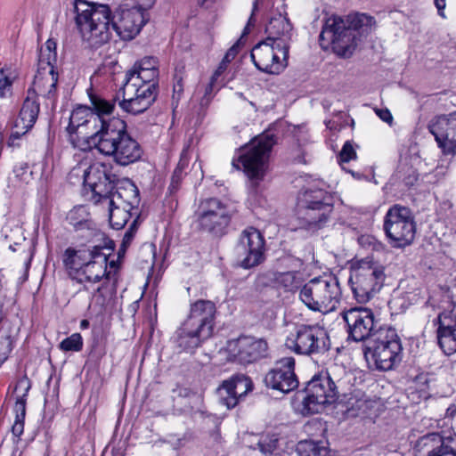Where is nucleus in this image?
Wrapping results in <instances>:
<instances>
[{"instance_id": "obj_41", "label": "nucleus", "mask_w": 456, "mask_h": 456, "mask_svg": "<svg viewBox=\"0 0 456 456\" xmlns=\"http://www.w3.org/2000/svg\"><path fill=\"white\" fill-rule=\"evenodd\" d=\"M14 177L21 183H28L32 176V171L29 170L28 163L21 162L13 168Z\"/></svg>"}, {"instance_id": "obj_63", "label": "nucleus", "mask_w": 456, "mask_h": 456, "mask_svg": "<svg viewBox=\"0 0 456 456\" xmlns=\"http://www.w3.org/2000/svg\"><path fill=\"white\" fill-rule=\"evenodd\" d=\"M89 324H90V323H89V321H88V320L84 319V320H82V321L80 322V328H81L82 330H86V329H87V328L89 327Z\"/></svg>"}, {"instance_id": "obj_45", "label": "nucleus", "mask_w": 456, "mask_h": 456, "mask_svg": "<svg viewBox=\"0 0 456 456\" xmlns=\"http://www.w3.org/2000/svg\"><path fill=\"white\" fill-rule=\"evenodd\" d=\"M12 81L4 69H0V97H4L12 88Z\"/></svg>"}, {"instance_id": "obj_10", "label": "nucleus", "mask_w": 456, "mask_h": 456, "mask_svg": "<svg viewBox=\"0 0 456 456\" xmlns=\"http://www.w3.org/2000/svg\"><path fill=\"white\" fill-rule=\"evenodd\" d=\"M385 277L383 265L368 259L361 260L353 268L349 277V283L357 301H369L382 288Z\"/></svg>"}, {"instance_id": "obj_37", "label": "nucleus", "mask_w": 456, "mask_h": 456, "mask_svg": "<svg viewBox=\"0 0 456 456\" xmlns=\"http://www.w3.org/2000/svg\"><path fill=\"white\" fill-rule=\"evenodd\" d=\"M123 99L119 102L120 108L130 114L136 115L147 110L151 105L142 102L135 95L132 97H122Z\"/></svg>"}, {"instance_id": "obj_19", "label": "nucleus", "mask_w": 456, "mask_h": 456, "mask_svg": "<svg viewBox=\"0 0 456 456\" xmlns=\"http://www.w3.org/2000/svg\"><path fill=\"white\" fill-rule=\"evenodd\" d=\"M264 382L269 388L288 394L298 387L295 374V359L283 357L275 362L274 367L265 376Z\"/></svg>"}, {"instance_id": "obj_51", "label": "nucleus", "mask_w": 456, "mask_h": 456, "mask_svg": "<svg viewBox=\"0 0 456 456\" xmlns=\"http://www.w3.org/2000/svg\"><path fill=\"white\" fill-rule=\"evenodd\" d=\"M376 114L384 122L391 124L393 121L392 114L387 109H378V110H376Z\"/></svg>"}, {"instance_id": "obj_23", "label": "nucleus", "mask_w": 456, "mask_h": 456, "mask_svg": "<svg viewBox=\"0 0 456 456\" xmlns=\"http://www.w3.org/2000/svg\"><path fill=\"white\" fill-rule=\"evenodd\" d=\"M83 151H97L105 156L112 157L119 165L126 166L141 159L142 150L140 144H86Z\"/></svg>"}, {"instance_id": "obj_18", "label": "nucleus", "mask_w": 456, "mask_h": 456, "mask_svg": "<svg viewBox=\"0 0 456 456\" xmlns=\"http://www.w3.org/2000/svg\"><path fill=\"white\" fill-rule=\"evenodd\" d=\"M267 349V343L263 339L240 337L228 341L225 351L228 361L248 364L265 356Z\"/></svg>"}, {"instance_id": "obj_31", "label": "nucleus", "mask_w": 456, "mask_h": 456, "mask_svg": "<svg viewBox=\"0 0 456 456\" xmlns=\"http://www.w3.org/2000/svg\"><path fill=\"white\" fill-rule=\"evenodd\" d=\"M122 97H132L135 95L137 98L151 105L155 102L158 95L157 84H136L126 81L123 87L119 90L117 98L119 94Z\"/></svg>"}, {"instance_id": "obj_54", "label": "nucleus", "mask_w": 456, "mask_h": 456, "mask_svg": "<svg viewBox=\"0 0 456 456\" xmlns=\"http://www.w3.org/2000/svg\"><path fill=\"white\" fill-rule=\"evenodd\" d=\"M449 0H434V4L437 9L438 15L442 17L443 19L446 18V15L444 13V9L447 5V2Z\"/></svg>"}, {"instance_id": "obj_57", "label": "nucleus", "mask_w": 456, "mask_h": 456, "mask_svg": "<svg viewBox=\"0 0 456 456\" xmlns=\"http://www.w3.org/2000/svg\"><path fill=\"white\" fill-rule=\"evenodd\" d=\"M32 257H33V254H32L31 250H28L26 254L25 262H24L25 273L23 276V281H26L28 279V270L30 268Z\"/></svg>"}, {"instance_id": "obj_4", "label": "nucleus", "mask_w": 456, "mask_h": 456, "mask_svg": "<svg viewBox=\"0 0 456 456\" xmlns=\"http://www.w3.org/2000/svg\"><path fill=\"white\" fill-rule=\"evenodd\" d=\"M352 374L345 367L332 364L325 372L314 375L307 383L303 398V411L309 414L322 411L350 390Z\"/></svg>"}, {"instance_id": "obj_6", "label": "nucleus", "mask_w": 456, "mask_h": 456, "mask_svg": "<svg viewBox=\"0 0 456 456\" xmlns=\"http://www.w3.org/2000/svg\"><path fill=\"white\" fill-rule=\"evenodd\" d=\"M216 311L210 300L200 299L191 304L187 319L176 332L178 346L192 352L209 338L214 330Z\"/></svg>"}, {"instance_id": "obj_32", "label": "nucleus", "mask_w": 456, "mask_h": 456, "mask_svg": "<svg viewBox=\"0 0 456 456\" xmlns=\"http://www.w3.org/2000/svg\"><path fill=\"white\" fill-rule=\"evenodd\" d=\"M19 332L20 326L15 321L0 318V346H5L12 352Z\"/></svg>"}, {"instance_id": "obj_33", "label": "nucleus", "mask_w": 456, "mask_h": 456, "mask_svg": "<svg viewBox=\"0 0 456 456\" xmlns=\"http://www.w3.org/2000/svg\"><path fill=\"white\" fill-rule=\"evenodd\" d=\"M94 112L91 107L84 105L77 107L73 110L69 117V123L67 127L69 134L71 135L77 133L81 127L90 122L91 118L94 119Z\"/></svg>"}, {"instance_id": "obj_28", "label": "nucleus", "mask_w": 456, "mask_h": 456, "mask_svg": "<svg viewBox=\"0 0 456 456\" xmlns=\"http://www.w3.org/2000/svg\"><path fill=\"white\" fill-rule=\"evenodd\" d=\"M94 247L74 248H68L62 256L63 265L69 276L76 281L88 261L92 260Z\"/></svg>"}, {"instance_id": "obj_5", "label": "nucleus", "mask_w": 456, "mask_h": 456, "mask_svg": "<svg viewBox=\"0 0 456 456\" xmlns=\"http://www.w3.org/2000/svg\"><path fill=\"white\" fill-rule=\"evenodd\" d=\"M73 13L76 28L83 42L93 48H98L109 42L111 37V11L109 5L75 0Z\"/></svg>"}, {"instance_id": "obj_39", "label": "nucleus", "mask_w": 456, "mask_h": 456, "mask_svg": "<svg viewBox=\"0 0 456 456\" xmlns=\"http://www.w3.org/2000/svg\"><path fill=\"white\" fill-rule=\"evenodd\" d=\"M59 348L63 352H79L83 348V338L79 333H73L60 343Z\"/></svg>"}, {"instance_id": "obj_48", "label": "nucleus", "mask_w": 456, "mask_h": 456, "mask_svg": "<svg viewBox=\"0 0 456 456\" xmlns=\"http://www.w3.org/2000/svg\"><path fill=\"white\" fill-rule=\"evenodd\" d=\"M183 69H175V77H174V79H175V83H174V93L175 94H181L183 92V75H182V72H183Z\"/></svg>"}, {"instance_id": "obj_62", "label": "nucleus", "mask_w": 456, "mask_h": 456, "mask_svg": "<svg viewBox=\"0 0 456 456\" xmlns=\"http://www.w3.org/2000/svg\"><path fill=\"white\" fill-rule=\"evenodd\" d=\"M448 319L451 320L452 322L456 323V302L453 304L452 309L447 314Z\"/></svg>"}, {"instance_id": "obj_58", "label": "nucleus", "mask_w": 456, "mask_h": 456, "mask_svg": "<svg viewBox=\"0 0 456 456\" xmlns=\"http://www.w3.org/2000/svg\"><path fill=\"white\" fill-rule=\"evenodd\" d=\"M191 150L190 145H187L183 148V150L181 153L180 163H179L181 166L186 165L188 163L189 155L191 154Z\"/></svg>"}, {"instance_id": "obj_20", "label": "nucleus", "mask_w": 456, "mask_h": 456, "mask_svg": "<svg viewBox=\"0 0 456 456\" xmlns=\"http://www.w3.org/2000/svg\"><path fill=\"white\" fill-rule=\"evenodd\" d=\"M343 319L346 322L349 336L354 341L373 338V333L377 330H375V316L370 308H351L343 313Z\"/></svg>"}, {"instance_id": "obj_8", "label": "nucleus", "mask_w": 456, "mask_h": 456, "mask_svg": "<svg viewBox=\"0 0 456 456\" xmlns=\"http://www.w3.org/2000/svg\"><path fill=\"white\" fill-rule=\"evenodd\" d=\"M342 292L336 276L323 275L311 279L299 292L300 300L311 310L332 312L340 303Z\"/></svg>"}, {"instance_id": "obj_30", "label": "nucleus", "mask_w": 456, "mask_h": 456, "mask_svg": "<svg viewBox=\"0 0 456 456\" xmlns=\"http://www.w3.org/2000/svg\"><path fill=\"white\" fill-rule=\"evenodd\" d=\"M436 321L439 324L437 339L441 349L447 355L456 353V323L449 322L446 313L439 314Z\"/></svg>"}, {"instance_id": "obj_22", "label": "nucleus", "mask_w": 456, "mask_h": 456, "mask_svg": "<svg viewBox=\"0 0 456 456\" xmlns=\"http://www.w3.org/2000/svg\"><path fill=\"white\" fill-rule=\"evenodd\" d=\"M253 388L251 379L244 374H235L225 379L217 388L220 402L228 409L235 407L239 401Z\"/></svg>"}, {"instance_id": "obj_55", "label": "nucleus", "mask_w": 456, "mask_h": 456, "mask_svg": "<svg viewBox=\"0 0 456 456\" xmlns=\"http://www.w3.org/2000/svg\"><path fill=\"white\" fill-rule=\"evenodd\" d=\"M227 65H228V63L222 60L221 63L219 64L217 69L215 70V72L213 73V75L211 76L210 78L212 80L217 82L219 77L225 71Z\"/></svg>"}, {"instance_id": "obj_3", "label": "nucleus", "mask_w": 456, "mask_h": 456, "mask_svg": "<svg viewBox=\"0 0 456 456\" xmlns=\"http://www.w3.org/2000/svg\"><path fill=\"white\" fill-rule=\"evenodd\" d=\"M373 25V18L365 13L348 15L346 20L331 16L326 20L320 34V44L323 48L330 45L339 56L349 57L358 41L370 32Z\"/></svg>"}, {"instance_id": "obj_47", "label": "nucleus", "mask_w": 456, "mask_h": 456, "mask_svg": "<svg viewBox=\"0 0 456 456\" xmlns=\"http://www.w3.org/2000/svg\"><path fill=\"white\" fill-rule=\"evenodd\" d=\"M158 61L154 57H145L139 62L135 63L134 69H146V70H158Z\"/></svg>"}, {"instance_id": "obj_14", "label": "nucleus", "mask_w": 456, "mask_h": 456, "mask_svg": "<svg viewBox=\"0 0 456 456\" xmlns=\"http://www.w3.org/2000/svg\"><path fill=\"white\" fill-rule=\"evenodd\" d=\"M196 215L200 228L214 235L224 234L232 217L228 206L216 198L202 200Z\"/></svg>"}, {"instance_id": "obj_2", "label": "nucleus", "mask_w": 456, "mask_h": 456, "mask_svg": "<svg viewBox=\"0 0 456 456\" xmlns=\"http://www.w3.org/2000/svg\"><path fill=\"white\" fill-rule=\"evenodd\" d=\"M56 61V43L49 39L39 50L37 73L31 86L28 89L27 97L10 134L11 140L22 139V136L34 126L40 110L39 97L52 102L56 101L58 83V73L54 67Z\"/></svg>"}, {"instance_id": "obj_44", "label": "nucleus", "mask_w": 456, "mask_h": 456, "mask_svg": "<svg viewBox=\"0 0 456 456\" xmlns=\"http://www.w3.org/2000/svg\"><path fill=\"white\" fill-rule=\"evenodd\" d=\"M428 456H456V451L448 443H441L439 447L428 452Z\"/></svg>"}, {"instance_id": "obj_11", "label": "nucleus", "mask_w": 456, "mask_h": 456, "mask_svg": "<svg viewBox=\"0 0 456 456\" xmlns=\"http://www.w3.org/2000/svg\"><path fill=\"white\" fill-rule=\"evenodd\" d=\"M383 229L394 247L409 246L416 233V223L411 210L399 204L393 205L384 217Z\"/></svg>"}, {"instance_id": "obj_16", "label": "nucleus", "mask_w": 456, "mask_h": 456, "mask_svg": "<svg viewBox=\"0 0 456 456\" xmlns=\"http://www.w3.org/2000/svg\"><path fill=\"white\" fill-rule=\"evenodd\" d=\"M145 10L139 6H119L110 15V29L122 40L133 39L147 22Z\"/></svg>"}, {"instance_id": "obj_34", "label": "nucleus", "mask_w": 456, "mask_h": 456, "mask_svg": "<svg viewBox=\"0 0 456 456\" xmlns=\"http://www.w3.org/2000/svg\"><path fill=\"white\" fill-rule=\"evenodd\" d=\"M90 102L92 104V110L94 112V123L97 126L98 119H105V115L112 114L115 104L112 101H107L98 95L90 94Z\"/></svg>"}, {"instance_id": "obj_50", "label": "nucleus", "mask_w": 456, "mask_h": 456, "mask_svg": "<svg viewBox=\"0 0 456 456\" xmlns=\"http://www.w3.org/2000/svg\"><path fill=\"white\" fill-rule=\"evenodd\" d=\"M240 46V39H239L225 53L223 61L230 63L238 54Z\"/></svg>"}, {"instance_id": "obj_49", "label": "nucleus", "mask_w": 456, "mask_h": 456, "mask_svg": "<svg viewBox=\"0 0 456 456\" xmlns=\"http://www.w3.org/2000/svg\"><path fill=\"white\" fill-rule=\"evenodd\" d=\"M104 289L103 286H100L93 295V301L101 307H103L106 303V297L103 293Z\"/></svg>"}, {"instance_id": "obj_17", "label": "nucleus", "mask_w": 456, "mask_h": 456, "mask_svg": "<svg viewBox=\"0 0 456 456\" xmlns=\"http://www.w3.org/2000/svg\"><path fill=\"white\" fill-rule=\"evenodd\" d=\"M289 50L286 49L284 56L280 46L274 45L273 41L265 39L252 49L250 57L259 70L269 74H279L288 65Z\"/></svg>"}, {"instance_id": "obj_59", "label": "nucleus", "mask_w": 456, "mask_h": 456, "mask_svg": "<svg viewBox=\"0 0 456 456\" xmlns=\"http://www.w3.org/2000/svg\"><path fill=\"white\" fill-rule=\"evenodd\" d=\"M256 8H257V0H255L253 3V10H252L251 16L248 19V24L246 25V27L243 29L242 37H244L249 33V26H251L253 24V15H254L255 11L256 10Z\"/></svg>"}, {"instance_id": "obj_40", "label": "nucleus", "mask_w": 456, "mask_h": 456, "mask_svg": "<svg viewBox=\"0 0 456 456\" xmlns=\"http://www.w3.org/2000/svg\"><path fill=\"white\" fill-rule=\"evenodd\" d=\"M356 151L353 144H343V147L337 157L338 163L342 167L344 170H346L344 165L351 160L356 159Z\"/></svg>"}, {"instance_id": "obj_12", "label": "nucleus", "mask_w": 456, "mask_h": 456, "mask_svg": "<svg viewBox=\"0 0 456 456\" xmlns=\"http://www.w3.org/2000/svg\"><path fill=\"white\" fill-rule=\"evenodd\" d=\"M273 144H244L236 151L232 165L238 170L242 169L256 188L264 179Z\"/></svg>"}, {"instance_id": "obj_13", "label": "nucleus", "mask_w": 456, "mask_h": 456, "mask_svg": "<svg viewBox=\"0 0 456 456\" xmlns=\"http://www.w3.org/2000/svg\"><path fill=\"white\" fill-rule=\"evenodd\" d=\"M290 351L302 355L322 354L330 349L327 331L319 325L301 324L285 341Z\"/></svg>"}, {"instance_id": "obj_29", "label": "nucleus", "mask_w": 456, "mask_h": 456, "mask_svg": "<svg viewBox=\"0 0 456 456\" xmlns=\"http://www.w3.org/2000/svg\"><path fill=\"white\" fill-rule=\"evenodd\" d=\"M428 130L436 142H456V112L435 117L428 124Z\"/></svg>"}, {"instance_id": "obj_52", "label": "nucleus", "mask_w": 456, "mask_h": 456, "mask_svg": "<svg viewBox=\"0 0 456 456\" xmlns=\"http://www.w3.org/2000/svg\"><path fill=\"white\" fill-rule=\"evenodd\" d=\"M182 179V171L180 169H175L172 178H171V183H170V190H176L179 186L180 181Z\"/></svg>"}, {"instance_id": "obj_26", "label": "nucleus", "mask_w": 456, "mask_h": 456, "mask_svg": "<svg viewBox=\"0 0 456 456\" xmlns=\"http://www.w3.org/2000/svg\"><path fill=\"white\" fill-rule=\"evenodd\" d=\"M108 257L105 253L102 252V248L100 246H94V253L91 261L86 265L84 269L77 276L76 281L78 283L83 282H98L102 278L109 280L110 278V273L107 272Z\"/></svg>"}, {"instance_id": "obj_53", "label": "nucleus", "mask_w": 456, "mask_h": 456, "mask_svg": "<svg viewBox=\"0 0 456 456\" xmlns=\"http://www.w3.org/2000/svg\"><path fill=\"white\" fill-rule=\"evenodd\" d=\"M258 447L264 454H270L276 448V441H272L266 445L263 442H259Z\"/></svg>"}, {"instance_id": "obj_1", "label": "nucleus", "mask_w": 456, "mask_h": 456, "mask_svg": "<svg viewBox=\"0 0 456 456\" xmlns=\"http://www.w3.org/2000/svg\"><path fill=\"white\" fill-rule=\"evenodd\" d=\"M84 183L93 192L94 203L107 208L113 229H122L130 219L138 220L139 190L130 179H118L107 166L95 164L85 172Z\"/></svg>"}, {"instance_id": "obj_9", "label": "nucleus", "mask_w": 456, "mask_h": 456, "mask_svg": "<svg viewBox=\"0 0 456 456\" xmlns=\"http://www.w3.org/2000/svg\"><path fill=\"white\" fill-rule=\"evenodd\" d=\"M402 344L396 330L391 327H380L373 333L364 355L371 360L379 370H390L402 360Z\"/></svg>"}, {"instance_id": "obj_61", "label": "nucleus", "mask_w": 456, "mask_h": 456, "mask_svg": "<svg viewBox=\"0 0 456 456\" xmlns=\"http://www.w3.org/2000/svg\"><path fill=\"white\" fill-rule=\"evenodd\" d=\"M11 351L5 346H0V366L7 360Z\"/></svg>"}, {"instance_id": "obj_25", "label": "nucleus", "mask_w": 456, "mask_h": 456, "mask_svg": "<svg viewBox=\"0 0 456 456\" xmlns=\"http://www.w3.org/2000/svg\"><path fill=\"white\" fill-rule=\"evenodd\" d=\"M30 388L31 382L27 376L19 379L13 388L15 419L12 427V432L17 437L23 434L27 396Z\"/></svg>"}, {"instance_id": "obj_64", "label": "nucleus", "mask_w": 456, "mask_h": 456, "mask_svg": "<svg viewBox=\"0 0 456 456\" xmlns=\"http://www.w3.org/2000/svg\"><path fill=\"white\" fill-rule=\"evenodd\" d=\"M347 172L351 173V174H352V175H353L354 178L358 179V180H361V179L364 176V175H362V174L354 173V172H353V171H351V170H348Z\"/></svg>"}, {"instance_id": "obj_42", "label": "nucleus", "mask_w": 456, "mask_h": 456, "mask_svg": "<svg viewBox=\"0 0 456 456\" xmlns=\"http://www.w3.org/2000/svg\"><path fill=\"white\" fill-rule=\"evenodd\" d=\"M216 81H214L210 78L209 83L206 86L204 90V94L200 99V104L201 107H208L212 99L214 98L218 88H216Z\"/></svg>"}, {"instance_id": "obj_35", "label": "nucleus", "mask_w": 456, "mask_h": 456, "mask_svg": "<svg viewBox=\"0 0 456 456\" xmlns=\"http://www.w3.org/2000/svg\"><path fill=\"white\" fill-rule=\"evenodd\" d=\"M158 76L159 70L133 69L126 72V81L136 84H157L155 79Z\"/></svg>"}, {"instance_id": "obj_15", "label": "nucleus", "mask_w": 456, "mask_h": 456, "mask_svg": "<svg viewBox=\"0 0 456 456\" xmlns=\"http://www.w3.org/2000/svg\"><path fill=\"white\" fill-rule=\"evenodd\" d=\"M265 245V238L257 229L248 227L243 230L234 248L240 266L249 269L263 263Z\"/></svg>"}, {"instance_id": "obj_24", "label": "nucleus", "mask_w": 456, "mask_h": 456, "mask_svg": "<svg viewBox=\"0 0 456 456\" xmlns=\"http://www.w3.org/2000/svg\"><path fill=\"white\" fill-rule=\"evenodd\" d=\"M265 32L267 34L266 39L280 46V50L285 55L286 49H289L293 36L292 24L288 17L281 13L273 16L265 27Z\"/></svg>"}, {"instance_id": "obj_27", "label": "nucleus", "mask_w": 456, "mask_h": 456, "mask_svg": "<svg viewBox=\"0 0 456 456\" xmlns=\"http://www.w3.org/2000/svg\"><path fill=\"white\" fill-rule=\"evenodd\" d=\"M286 266L292 270L287 272H275L273 274V283L279 287L284 289L286 291H294L297 289L302 282V273L297 269H300L303 265V262L300 258L289 256L283 260Z\"/></svg>"}, {"instance_id": "obj_36", "label": "nucleus", "mask_w": 456, "mask_h": 456, "mask_svg": "<svg viewBox=\"0 0 456 456\" xmlns=\"http://www.w3.org/2000/svg\"><path fill=\"white\" fill-rule=\"evenodd\" d=\"M298 456H329V450L320 443L302 441L297 444Z\"/></svg>"}, {"instance_id": "obj_21", "label": "nucleus", "mask_w": 456, "mask_h": 456, "mask_svg": "<svg viewBox=\"0 0 456 456\" xmlns=\"http://www.w3.org/2000/svg\"><path fill=\"white\" fill-rule=\"evenodd\" d=\"M98 119L99 128L86 139L85 142H135L126 133V124L118 118H112L109 120Z\"/></svg>"}, {"instance_id": "obj_43", "label": "nucleus", "mask_w": 456, "mask_h": 456, "mask_svg": "<svg viewBox=\"0 0 456 456\" xmlns=\"http://www.w3.org/2000/svg\"><path fill=\"white\" fill-rule=\"evenodd\" d=\"M278 140L279 137L275 133V128L269 127L266 130H265L261 134H258L257 136H255L254 138L249 140L248 142H276Z\"/></svg>"}, {"instance_id": "obj_60", "label": "nucleus", "mask_w": 456, "mask_h": 456, "mask_svg": "<svg viewBox=\"0 0 456 456\" xmlns=\"http://www.w3.org/2000/svg\"><path fill=\"white\" fill-rule=\"evenodd\" d=\"M134 1L137 4V6H139L140 8H142L143 10H147V9L151 8L155 4L156 0H134Z\"/></svg>"}, {"instance_id": "obj_38", "label": "nucleus", "mask_w": 456, "mask_h": 456, "mask_svg": "<svg viewBox=\"0 0 456 456\" xmlns=\"http://www.w3.org/2000/svg\"><path fill=\"white\" fill-rule=\"evenodd\" d=\"M441 443H446L437 433H430L421 436L415 444L414 449L422 452L427 451L428 453L433 449H436Z\"/></svg>"}, {"instance_id": "obj_56", "label": "nucleus", "mask_w": 456, "mask_h": 456, "mask_svg": "<svg viewBox=\"0 0 456 456\" xmlns=\"http://www.w3.org/2000/svg\"><path fill=\"white\" fill-rule=\"evenodd\" d=\"M444 155H455L456 144H438Z\"/></svg>"}, {"instance_id": "obj_46", "label": "nucleus", "mask_w": 456, "mask_h": 456, "mask_svg": "<svg viewBox=\"0 0 456 456\" xmlns=\"http://www.w3.org/2000/svg\"><path fill=\"white\" fill-rule=\"evenodd\" d=\"M136 231H137V220H133L128 230L125 232L123 240H122L121 248L124 250L131 244Z\"/></svg>"}, {"instance_id": "obj_7", "label": "nucleus", "mask_w": 456, "mask_h": 456, "mask_svg": "<svg viewBox=\"0 0 456 456\" xmlns=\"http://www.w3.org/2000/svg\"><path fill=\"white\" fill-rule=\"evenodd\" d=\"M334 198L325 190L310 187L298 197L297 221L298 228L316 232L330 222Z\"/></svg>"}]
</instances>
